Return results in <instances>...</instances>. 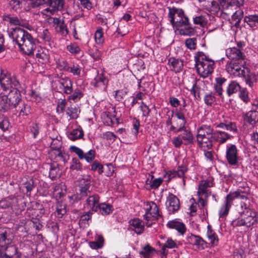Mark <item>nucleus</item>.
Here are the masks:
<instances>
[{
    "label": "nucleus",
    "mask_w": 258,
    "mask_h": 258,
    "mask_svg": "<svg viewBox=\"0 0 258 258\" xmlns=\"http://www.w3.org/2000/svg\"><path fill=\"white\" fill-rule=\"evenodd\" d=\"M2 88L7 95L0 96V112L11 111L22 101L21 85L15 77L1 78Z\"/></svg>",
    "instance_id": "nucleus-1"
},
{
    "label": "nucleus",
    "mask_w": 258,
    "mask_h": 258,
    "mask_svg": "<svg viewBox=\"0 0 258 258\" xmlns=\"http://www.w3.org/2000/svg\"><path fill=\"white\" fill-rule=\"evenodd\" d=\"M167 9L169 10L168 17L170 23L174 29L179 31L181 35L190 36L195 34V29L182 9L170 7Z\"/></svg>",
    "instance_id": "nucleus-2"
},
{
    "label": "nucleus",
    "mask_w": 258,
    "mask_h": 258,
    "mask_svg": "<svg viewBox=\"0 0 258 258\" xmlns=\"http://www.w3.org/2000/svg\"><path fill=\"white\" fill-rule=\"evenodd\" d=\"M13 240L11 230L5 227L0 228V258H21V254L14 245H10Z\"/></svg>",
    "instance_id": "nucleus-3"
},
{
    "label": "nucleus",
    "mask_w": 258,
    "mask_h": 258,
    "mask_svg": "<svg viewBox=\"0 0 258 258\" xmlns=\"http://www.w3.org/2000/svg\"><path fill=\"white\" fill-rule=\"evenodd\" d=\"M196 67L198 73L203 77H207L212 73L215 62L209 58L204 52L199 51L195 56Z\"/></svg>",
    "instance_id": "nucleus-4"
},
{
    "label": "nucleus",
    "mask_w": 258,
    "mask_h": 258,
    "mask_svg": "<svg viewBox=\"0 0 258 258\" xmlns=\"http://www.w3.org/2000/svg\"><path fill=\"white\" fill-rule=\"evenodd\" d=\"M241 210H239V213L241 217L245 220V226L249 227L258 221V215L255 211L249 208L246 203L241 202L240 204Z\"/></svg>",
    "instance_id": "nucleus-5"
},
{
    "label": "nucleus",
    "mask_w": 258,
    "mask_h": 258,
    "mask_svg": "<svg viewBox=\"0 0 258 258\" xmlns=\"http://www.w3.org/2000/svg\"><path fill=\"white\" fill-rule=\"evenodd\" d=\"M64 4V0H39L37 7L46 5L49 8H46L44 11L49 12L53 15L55 12L62 10Z\"/></svg>",
    "instance_id": "nucleus-6"
},
{
    "label": "nucleus",
    "mask_w": 258,
    "mask_h": 258,
    "mask_svg": "<svg viewBox=\"0 0 258 258\" xmlns=\"http://www.w3.org/2000/svg\"><path fill=\"white\" fill-rule=\"evenodd\" d=\"M245 45L244 42L240 41L237 43V47H232L228 48L226 50V55L227 57L231 60L236 61L244 60L245 58L244 53L241 51V49Z\"/></svg>",
    "instance_id": "nucleus-7"
},
{
    "label": "nucleus",
    "mask_w": 258,
    "mask_h": 258,
    "mask_svg": "<svg viewBox=\"0 0 258 258\" xmlns=\"http://www.w3.org/2000/svg\"><path fill=\"white\" fill-rule=\"evenodd\" d=\"M59 79L55 81L56 89L58 92H63L69 94L73 92V83L68 77H62V75L58 77Z\"/></svg>",
    "instance_id": "nucleus-8"
},
{
    "label": "nucleus",
    "mask_w": 258,
    "mask_h": 258,
    "mask_svg": "<svg viewBox=\"0 0 258 258\" xmlns=\"http://www.w3.org/2000/svg\"><path fill=\"white\" fill-rule=\"evenodd\" d=\"M19 47L24 53L28 55H33L36 48L35 40L30 33H27L26 38Z\"/></svg>",
    "instance_id": "nucleus-9"
},
{
    "label": "nucleus",
    "mask_w": 258,
    "mask_h": 258,
    "mask_svg": "<svg viewBox=\"0 0 258 258\" xmlns=\"http://www.w3.org/2000/svg\"><path fill=\"white\" fill-rule=\"evenodd\" d=\"M243 64H240V62H234L233 61H228L226 65V70L231 75H233L235 77H241L243 72L244 71L245 68L241 69Z\"/></svg>",
    "instance_id": "nucleus-10"
},
{
    "label": "nucleus",
    "mask_w": 258,
    "mask_h": 258,
    "mask_svg": "<svg viewBox=\"0 0 258 258\" xmlns=\"http://www.w3.org/2000/svg\"><path fill=\"white\" fill-rule=\"evenodd\" d=\"M29 33L27 31L19 27L13 28L12 31L9 33L14 42H15L19 47L22 43L23 40L26 38V34Z\"/></svg>",
    "instance_id": "nucleus-11"
},
{
    "label": "nucleus",
    "mask_w": 258,
    "mask_h": 258,
    "mask_svg": "<svg viewBox=\"0 0 258 258\" xmlns=\"http://www.w3.org/2000/svg\"><path fill=\"white\" fill-rule=\"evenodd\" d=\"M217 139V136L214 134L213 136L197 138V140L199 147L203 149L204 151H206L212 149L213 142H215Z\"/></svg>",
    "instance_id": "nucleus-12"
},
{
    "label": "nucleus",
    "mask_w": 258,
    "mask_h": 258,
    "mask_svg": "<svg viewBox=\"0 0 258 258\" xmlns=\"http://www.w3.org/2000/svg\"><path fill=\"white\" fill-rule=\"evenodd\" d=\"M226 157L228 163L231 165H236L238 163V150L235 145H230L227 147Z\"/></svg>",
    "instance_id": "nucleus-13"
},
{
    "label": "nucleus",
    "mask_w": 258,
    "mask_h": 258,
    "mask_svg": "<svg viewBox=\"0 0 258 258\" xmlns=\"http://www.w3.org/2000/svg\"><path fill=\"white\" fill-rule=\"evenodd\" d=\"M79 187V193H77L72 197V200L77 202L87 196H90L92 190L91 185L89 182L84 184L80 183Z\"/></svg>",
    "instance_id": "nucleus-14"
},
{
    "label": "nucleus",
    "mask_w": 258,
    "mask_h": 258,
    "mask_svg": "<svg viewBox=\"0 0 258 258\" xmlns=\"http://www.w3.org/2000/svg\"><path fill=\"white\" fill-rule=\"evenodd\" d=\"M30 105L22 101L19 104L11 110L14 114L19 116H27L31 112Z\"/></svg>",
    "instance_id": "nucleus-15"
},
{
    "label": "nucleus",
    "mask_w": 258,
    "mask_h": 258,
    "mask_svg": "<svg viewBox=\"0 0 258 258\" xmlns=\"http://www.w3.org/2000/svg\"><path fill=\"white\" fill-rule=\"evenodd\" d=\"M168 210L170 214H174L179 210L180 208V203L179 199L176 196L172 194H169L167 197Z\"/></svg>",
    "instance_id": "nucleus-16"
},
{
    "label": "nucleus",
    "mask_w": 258,
    "mask_h": 258,
    "mask_svg": "<svg viewBox=\"0 0 258 258\" xmlns=\"http://www.w3.org/2000/svg\"><path fill=\"white\" fill-rule=\"evenodd\" d=\"M241 77L244 78L246 84L250 87L253 86L257 81V76L254 72H251L250 70L247 67L245 68Z\"/></svg>",
    "instance_id": "nucleus-17"
},
{
    "label": "nucleus",
    "mask_w": 258,
    "mask_h": 258,
    "mask_svg": "<svg viewBox=\"0 0 258 258\" xmlns=\"http://www.w3.org/2000/svg\"><path fill=\"white\" fill-rule=\"evenodd\" d=\"M100 197L97 194L89 196L86 201L85 205L90 209L91 211L98 212V208L99 206Z\"/></svg>",
    "instance_id": "nucleus-18"
},
{
    "label": "nucleus",
    "mask_w": 258,
    "mask_h": 258,
    "mask_svg": "<svg viewBox=\"0 0 258 258\" xmlns=\"http://www.w3.org/2000/svg\"><path fill=\"white\" fill-rule=\"evenodd\" d=\"M187 241L190 244L196 245L198 248L203 249L206 246L207 242L200 236L191 234L187 237Z\"/></svg>",
    "instance_id": "nucleus-19"
},
{
    "label": "nucleus",
    "mask_w": 258,
    "mask_h": 258,
    "mask_svg": "<svg viewBox=\"0 0 258 258\" xmlns=\"http://www.w3.org/2000/svg\"><path fill=\"white\" fill-rule=\"evenodd\" d=\"M214 134L216 135V131L210 125H203L198 128L197 138L213 136Z\"/></svg>",
    "instance_id": "nucleus-20"
},
{
    "label": "nucleus",
    "mask_w": 258,
    "mask_h": 258,
    "mask_svg": "<svg viewBox=\"0 0 258 258\" xmlns=\"http://www.w3.org/2000/svg\"><path fill=\"white\" fill-rule=\"evenodd\" d=\"M108 79L103 73L98 74L91 84L96 87L106 88L108 84Z\"/></svg>",
    "instance_id": "nucleus-21"
},
{
    "label": "nucleus",
    "mask_w": 258,
    "mask_h": 258,
    "mask_svg": "<svg viewBox=\"0 0 258 258\" xmlns=\"http://www.w3.org/2000/svg\"><path fill=\"white\" fill-rule=\"evenodd\" d=\"M167 226L169 228L176 230L181 235L184 234L186 229L185 225L182 222L176 220L169 221L167 224Z\"/></svg>",
    "instance_id": "nucleus-22"
},
{
    "label": "nucleus",
    "mask_w": 258,
    "mask_h": 258,
    "mask_svg": "<svg viewBox=\"0 0 258 258\" xmlns=\"http://www.w3.org/2000/svg\"><path fill=\"white\" fill-rule=\"evenodd\" d=\"M244 120L245 122L254 126L258 122V111L255 110L248 111L245 114Z\"/></svg>",
    "instance_id": "nucleus-23"
},
{
    "label": "nucleus",
    "mask_w": 258,
    "mask_h": 258,
    "mask_svg": "<svg viewBox=\"0 0 258 258\" xmlns=\"http://www.w3.org/2000/svg\"><path fill=\"white\" fill-rule=\"evenodd\" d=\"M168 62L170 70L176 73L180 72L183 68V61L178 59L170 58Z\"/></svg>",
    "instance_id": "nucleus-24"
},
{
    "label": "nucleus",
    "mask_w": 258,
    "mask_h": 258,
    "mask_svg": "<svg viewBox=\"0 0 258 258\" xmlns=\"http://www.w3.org/2000/svg\"><path fill=\"white\" fill-rule=\"evenodd\" d=\"M130 225L132 226L134 229L133 230L137 234L142 233L144 230V223L139 219L136 218L130 221Z\"/></svg>",
    "instance_id": "nucleus-25"
},
{
    "label": "nucleus",
    "mask_w": 258,
    "mask_h": 258,
    "mask_svg": "<svg viewBox=\"0 0 258 258\" xmlns=\"http://www.w3.org/2000/svg\"><path fill=\"white\" fill-rule=\"evenodd\" d=\"M36 57L41 63H46L49 61V55L47 50L39 48L36 53Z\"/></svg>",
    "instance_id": "nucleus-26"
},
{
    "label": "nucleus",
    "mask_w": 258,
    "mask_h": 258,
    "mask_svg": "<svg viewBox=\"0 0 258 258\" xmlns=\"http://www.w3.org/2000/svg\"><path fill=\"white\" fill-rule=\"evenodd\" d=\"M113 208L112 205L105 203H100L98 208V211L103 216H106L112 213Z\"/></svg>",
    "instance_id": "nucleus-27"
},
{
    "label": "nucleus",
    "mask_w": 258,
    "mask_h": 258,
    "mask_svg": "<svg viewBox=\"0 0 258 258\" xmlns=\"http://www.w3.org/2000/svg\"><path fill=\"white\" fill-rule=\"evenodd\" d=\"M83 136L84 131L81 126H79L78 128L73 130L68 135L69 138L73 141L82 139Z\"/></svg>",
    "instance_id": "nucleus-28"
},
{
    "label": "nucleus",
    "mask_w": 258,
    "mask_h": 258,
    "mask_svg": "<svg viewBox=\"0 0 258 258\" xmlns=\"http://www.w3.org/2000/svg\"><path fill=\"white\" fill-rule=\"evenodd\" d=\"M244 3V0H227V2L223 1L221 2V5L224 9H227L230 6H236L240 7L242 6Z\"/></svg>",
    "instance_id": "nucleus-29"
},
{
    "label": "nucleus",
    "mask_w": 258,
    "mask_h": 258,
    "mask_svg": "<svg viewBox=\"0 0 258 258\" xmlns=\"http://www.w3.org/2000/svg\"><path fill=\"white\" fill-rule=\"evenodd\" d=\"M207 235L212 246L217 245L218 244L219 241L218 237L215 232L212 229L210 225L208 226Z\"/></svg>",
    "instance_id": "nucleus-30"
},
{
    "label": "nucleus",
    "mask_w": 258,
    "mask_h": 258,
    "mask_svg": "<svg viewBox=\"0 0 258 258\" xmlns=\"http://www.w3.org/2000/svg\"><path fill=\"white\" fill-rule=\"evenodd\" d=\"M60 175V170L58 164L50 165L49 176L52 180L56 179Z\"/></svg>",
    "instance_id": "nucleus-31"
},
{
    "label": "nucleus",
    "mask_w": 258,
    "mask_h": 258,
    "mask_svg": "<svg viewBox=\"0 0 258 258\" xmlns=\"http://www.w3.org/2000/svg\"><path fill=\"white\" fill-rule=\"evenodd\" d=\"M186 122H183L181 120H176L175 121V125L170 126L169 131L175 134L182 132L186 127Z\"/></svg>",
    "instance_id": "nucleus-32"
},
{
    "label": "nucleus",
    "mask_w": 258,
    "mask_h": 258,
    "mask_svg": "<svg viewBox=\"0 0 258 258\" xmlns=\"http://www.w3.org/2000/svg\"><path fill=\"white\" fill-rule=\"evenodd\" d=\"M244 22L251 28L256 26V24H258V14L245 16Z\"/></svg>",
    "instance_id": "nucleus-33"
},
{
    "label": "nucleus",
    "mask_w": 258,
    "mask_h": 258,
    "mask_svg": "<svg viewBox=\"0 0 258 258\" xmlns=\"http://www.w3.org/2000/svg\"><path fill=\"white\" fill-rule=\"evenodd\" d=\"M240 86L236 81H231V83L228 85L227 88V93L229 96H230L234 93L240 91Z\"/></svg>",
    "instance_id": "nucleus-34"
},
{
    "label": "nucleus",
    "mask_w": 258,
    "mask_h": 258,
    "mask_svg": "<svg viewBox=\"0 0 258 258\" xmlns=\"http://www.w3.org/2000/svg\"><path fill=\"white\" fill-rule=\"evenodd\" d=\"M183 132L179 136L181 138L182 140L185 141L184 144L187 145L188 144H191L193 143L194 137L190 131H188L185 127V130H182Z\"/></svg>",
    "instance_id": "nucleus-35"
},
{
    "label": "nucleus",
    "mask_w": 258,
    "mask_h": 258,
    "mask_svg": "<svg viewBox=\"0 0 258 258\" xmlns=\"http://www.w3.org/2000/svg\"><path fill=\"white\" fill-rule=\"evenodd\" d=\"M104 239L102 235L98 236L95 241H90L89 245L91 248L94 249H97L103 247Z\"/></svg>",
    "instance_id": "nucleus-36"
},
{
    "label": "nucleus",
    "mask_w": 258,
    "mask_h": 258,
    "mask_svg": "<svg viewBox=\"0 0 258 258\" xmlns=\"http://www.w3.org/2000/svg\"><path fill=\"white\" fill-rule=\"evenodd\" d=\"M216 133L217 139L215 140V142H218L220 144L224 143L227 140L230 139L231 137L228 133L224 132L216 131Z\"/></svg>",
    "instance_id": "nucleus-37"
},
{
    "label": "nucleus",
    "mask_w": 258,
    "mask_h": 258,
    "mask_svg": "<svg viewBox=\"0 0 258 258\" xmlns=\"http://www.w3.org/2000/svg\"><path fill=\"white\" fill-rule=\"evenodd\" d=\"M3 20L14 25H22V21L17 17H12L10 15L3 16Z\"/></svg>",
    "instance_id": "nucleus-38"
},
{
    "label": "nucleus",
    "mask_w": 258,
    "mask_h": 258,
    "mask_svg": "<svg viewBox=\"0 0 258 258\" xmlns=\"http://www.w3.org/2000/svg\"><path fill=\"white\" fill-rule=\"evenodd\" d=\"M147 210L149 212L150 215H153V217H155L156 219H158L159 217L161 216L158 207L154 202H152L151 205H150L149 208H147Z\"/></svg>",
    "instance_id": "nucleus-39"
},
{
    "label": "nucleus",
    "mask_w": 258,
    "mask_h": 258,
    "mask_svg": "<svg viewBox=\"0 0 258 258\" xmlns=\"http://www.w3.org/2000/svg\"><path fill=\"white\" fill-rule=\"evenodd\" d=\"M92 214L93 213L91 212V211L84 212L83 214L80 217L79 222L80 225H85L86 224L89 225L88 222L89 220H91Z\"/></svg>",
    "instance_id": "nucleus-40"
},
{
    "label": "nucleus",
    "mask_w": 258,
    "mask_h": 258,
    "mask_svg": "<svg viewBox=\"0 0 258 258\" xmlns=\"http://www.w3.org/2000/svg\"><path fill=\"white\" fill-rule=\"evenodd\" d=\"M56 213L58 218L62 217L67 213V206L61 202H57L56 208Z\"/></svg>",
    "instance_id": "nucleus-41"
},
{
    "label": "nucleus",
    "mask_w": 258,
    "mask_h": 258,
    "mask_svg": "<svg viewBox=\"0 0 258 258\" xmlns=\"http://www.w3.org/2000/svg\"><path fill=\"white\" fill-rule=\"evenodd\" d=\"M67 110V114L71 119H76L78 117L79 110L76 106L71 105L68 107Z\"/></svg>",
    "instance_id": "nucleus-42"
},
{
    "label": "nucleus",
    "mask_w": 258,
    "mask_h": 258,
    "mask_svg": "<svg viewBox=\"0 0 258 258\" xmlns=\"http://www.w3.org/2000/svg\"><path fill=\"white\" fill-rule=\"evenodd\" d=\"M204 101L205 103L208 106H212L214 104L216 101V98L214 93L212 92H210L206 94L204 98Z\"/></svg>",
    "instance_id": "nucleus-43"
},
{
    "label": "nucleus",
    "mask_w": 258,
    "mask_h": 258,
    "mask_svg": "<svg viewBox=\"0 0 258 258\" xmlns=\"http://www.w3.org/2000/svg\"><path fill=\"white\" fill-rule=\"evenodd\" d=\"M155 251L154 248H152L149 244L146 245L143 247V249L139 252L140 255L143 256L145 258H147L152 255Z\"/></svg>",
    "instance_id": "nucleus-44"
},
{
    "label": "nucleus",
    "mask_w": 258,
    "mask_h": 258,
    "mask_svg": "<svg viewBox=\"0 0 258 258\" xmlns=\"http://www.w3.org/2000/svg\"><path fill=\"white\" fill-rule=\"evenodd\" d=\"M55 29L62 36H66L69 33L67 25L64 24V20H62V22L58 26H56Z\"/></svg>",
    "instance_id": "nucleus-45"
},
{
    "label": "nucleus",
    "mask_w": 258,
    "mask_h": 258,
    "mask_svg": "<svg viewBox=\"0 0 258 258\" xmlns=\"http://www.w3.org/2000/svg\"><path fill=\"white\" fill-rule=\"evenodd\" d=\"M9 124L8 118L3 114H0V128L5 131L8 129Z\"/></svg>",
    "instance_id": "nucleus-46"
},
{
    "label": "nucleus",
    "mask_w": 258,
    "mask_h": 258,
    "mask_svg": "<svg viewBox=\"0 0 258 258\" xmlns=\"http://www.w3.org/2000/svg\"><path fill=\"white\" fill-rule=\"evenodd\" d=\"M190 92L193 94L194 97L198 100H201L200 87L197 86V81H195L190 90Z\"/></svg>",
    "instance_id": "nucleus-47"
},
{
    "label": "nucleus",
    "mask_w": 258,
    "mask_h": 258,
    "mask_svg": "<svg viewBox=\"0 0 258 258\" xmlns=\"http://www.w3.org/2000/svg\"><path fill=\"white\" fill-rule=\"evenodd\" d=\"M195 24L199 25L201 27H204L206 25L208 20L206 18L202 15L196 17L193 19Z\"/></svg>",
    "instance_id": "nucleus-48"
},
{
    "label": "nucleus",
    "mask_w": 258,
    "mask_h": 258,
    "mask_svg": "<svg viewBox=\"0 0 258 258\" xmlns=\"http://www.w3.org/2000/svg\"><path fill=\"white\" fill-rule=\"evenodd\" d=\"M185 172V170L179 169L177 171H169L167 174H168L169 179H170L176 176L178 177H184Z\"/></svg>",
    "instance_id": "nucleus-49"
},
{
    "label": "nucleus",
    "mask_w": 258,
    "mask_h": 258,
    "mask_svg": "<svg viewBox=\"0 0 258 258\" xmlns=\"http://www.w3.org/2000/svg\"><path fill=\"white\" fill-rule=\"evenodd\" d=\"M83 159H85L87 162L91 163L95 157V151L94 150H90L88 152L84 153Z\"/></svg>",
    "instance_id": "nucleus-50"
},
{
    "label": "nucleus",
    "mask_w": 258,
    "mask_h": 258,
    "mask_svg": "<svg viewBox=\"0 0 258 258\" xmlns=\"http://www.w3.org/2000/svg\"><path fill=\"white\" fill-rule=\"evenodd\" d=\"M83 93L79 89L75 90L74 93L69 96V100H73L74 102L79 100L83 96Z\"/></svg>",
    "instance_id": "nucleus-51"
},
{
    "label": "nucleus",
    "mask_w": 258,
    "mask_h": 258,
    "mask_svg": "<svg viewBox=\"0 0 258 258\" xmlns=\"http://www.w3.org/2000/svg\"><path fill=\"white\" fill-rule=\"evenodd\" d=\"M11 207L13 210H19L20 208V203H22V201H19L18 199L15 197H10Z\"/></svg>",
    "instance_id": "nucleus-52"
},
{
    "label": "nucleus",
    "mask_w": 258,
    "mask_h": 258,
    "mask_svg": "<svg viewBox=\"0 0 258 258\" xmlns=\"http://www.w3.org/2000/svg\"><path fill=\"white\" fill-rule=\"evenodd\" d=\"M102 28L98 29L95 34V39L97 44H102L104 42Z\"/></svg>",
    "instance_id": "nucleus-53"
},
{
    "label": "nucleus",
    "mask_w": 258,
    "mask_h": 258,
    "mask_svg": "<svg viewBox=\"0 0 258 258\" xmlns=\"http://www.w3.org/2000/svg\"><path fill=\"white\" fill-rule=\"evenodd\" d=\"M103 166L99 163L97 160L94 161L91 165V170L98 171L99 174H101L103 172Z\"/></svg>",
    "instance_id": "nucleus-54"
},
{
    "label": "nucleus",
    "mask_w": 258,
    "mask_h": 258,
    "mask_svg": "<svg viewBox=\"0 0 258 258\" xmlns=\"http://www.w3.org/2000/svg\"><path fill=\"white\" fill-rule=\"evenodd\" d=\"M34 181L32 178L28 179L24 183V187L27 192H30L35 187Z\"/></svg>",
    "instance_id": "nucleus-55"
},
{
    "label": "nucleus",
    "mask_w": 258,
    "mask_h": 258,
    "mask_svg": "<svg viewBox=\"0 0 258 258\" xmlns=\"http://www.w3.org/2000/svg\"><path fill=\"white\" fill-rule=\"evenodd\" d=\"M71 170H81L82 169V165L79 159L74 158L72 159V164L70 166Z\"/></svg>",
    "instance_id": "nucleus-56"
},
{
    "label": "nucleus",
    "mask_w": 258,
    "mask_h": 258,
    "mask_svg": "<svg viewBox=\"0 0 258 258\" xmlns=\"http://www.w3.org/2000/svg\"><path fill=\"white\" fill-rule=\"evenodd\" d=\"M70 150L72 152L75 153L80 159H83L84 152L82 150L76 146H72L70 147Z\"/></svg>",
    "instance_id": "nucleus-57"
},
{
    "label": "nucleus",
    "mask_w": 258,
    "mask_h": 258,
    "mask_svg": "<svg viewBox=\"0 0 258 258\" xmlns=\"http://www.w3.org/2000/svg\"><path fill=\"white\" fill-rule=\"evenodd\" d=\"M196 38L187 39L185 42L186 46L190 49H195L196 47Z\"/></svg>",
    "instance_id": "nucleus-58"
},
{
    "label": "nucleus",
    "mask_w": 258,
    "mask_h": 258,
    "mask_svg": "<svg viewBox=\"0 0 258 258\" xmlns=\"http://www.w3.org/2000/svg\"><path fill=\"white\" fill-rule=\"evenodd\" d=\"M230 206H229L227 204H225L223 206H222L219 212V215L220 217H224L226 216L229 211Z\"/></svg>",
    "instance_id": "nucleus-59"
},
{
    "label": "nucleus",
    "mask_w": 258,
    "mask_h": 258,
    "mask_svg": "<svg viewBox=\"0 0 258 258\" xmlns=\"http://www.w3.org/2000/svg\"><path fill=\"white\" fill-rule=\"evenodd\" d=\"M127 92L125 89L118 90L115 91V98L118 101H121L126 95Z\"/></svg>",
    "instance_id": "nucleus-60"
},
{
    "label": "nucleus",
    "mask_w": 258,
    "mask_h": 258,
    "mask_svg": "<svg viewBox=\"0 0 258 258\" xmlns=\"http://www.w3.org/2000/svg\"><path fill=\"white\" fill-rule=\"evenodd\" d=\"M62 143L57 139H53L50 145V148L52 150L61 149Z\"/></svg>",
    "instance_id": "nucleus-61"
},
{
    "label": "nucleus",
    "mask_w": 258,
    "mask_h": 258,
    "mask_svg": "<svg viewBox=\"0 0 258 258\" xmlns=\"http://www.w3.org/2000/svg\"><path fill=\"white\" fill-rule=\"evenodd\" d=\"M67 104V102L65 99L61 100L58 101L57 105L56 110L58 113H63Z\"/></svg>",
    "instance_id": "nucleus-62"
},
{
    "label": "nucleus",
    "mask_w": 258,
    "mask_h": 258,
    "mask_svg": "<svg viewBox=\"0 0 258 258\" xmlns=\"http://www.w3.org/2000/svg\"><path fill=\"white\" fill-rule=\"evenodd\" d=\"M225 129L227 131L233 132L234 133L236 132L237 131L236 123L229 121H226Z\"/></svg>",
    "instance_id": "nucleus-63"
},
{
    "label": "nucleus",
    "mask_w": 258,
    "mask_h": 258,
    "mask_svg": "<svg viewBox=\"0 0 258 258\" xmlns=\"http://www.w3.org/2000/svg\"><path fill=\"white\" fill-rule=\"evenodd\" d=\"M236 198V194L235 191L230 192L226 198V202L225 204H227L231 207V203Z\"/></svg>",
    "instance_id": "nucleus-64"
}]
</instances>
